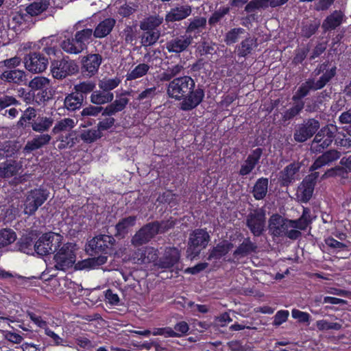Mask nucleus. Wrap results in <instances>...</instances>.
Instances as JSON below:
<instances>
[{
	"mask_svg": "<svg viewBox=\"0 0 351 351\" xmlns=\"http://www.w3.org/2000/svg\"><path fill=\"white\" fill-rule=\"evenodd\" d=\"M167 96L181 101L180 108L190 111L196 108L204 101L205 90L202 85H196L189 75L179 76L169 82L166 87Z\"/></svg>",
	"mask_w": 351,
	"mask_h": 351,
	"instance_id": "nucleus-1",
	"label": "nucleus"
},
{
	"mask_svg": "<svg viewBox=\"0 0 351 351\" xmlns=\"http://www.w3.org/2000/svg\"><path fill=\"white\" fill-rule=\"evenodd\" d=\"M114 243L115 239L111 235L99 234L95 236L86 245L87 254L93 257L78 262L75 265V268L81 270L105 264L107 262L108 255L112 254Z\"/></svg>",
	"mask_w": 351,
	"mask_h": 351,
	"instance_id": "nucleus-2",
	"label": "nucleus"
},
{
	"mask_svg": "<svg viewBox=\"0 0 351 351\" xmlns=\"http://www.w3.org/2000/svg\"><path fill=\"white\" fill-rule=\"evenodd\" d=\"M330 62L326 60L319 64L315 72L317 75L322 73L317 81L314 78H308L304 82H302L298 88V97H305L311 91H316L323 88L328 82H330L337 75V68L335 64L329 67Z\"/></svg>",
	"mask_w": 351,
	"mask_h": 351,
	"instance_id": "nucleus-3",
	"label": "nucleus"
},
{
	"mask_svg": "<svg viewBox=\"0 0 351 351\" xmlns=\"http://www.w3.org/2000/svg\"><path fill=\"white\" fill-rule=\"evenodd\" d=\"M58 52L56 46H46L40 51H30L24 56L25 67L32 73H42L47 69L51 56H56Z\"/></svg>",
	"mask_w": 351,
	"mask_h": 351,
	"instance_id": "nucleus-4",
	"label": "nucleus"
},
{
	"mask_svg": "<svg viewBox=\"0 0 351 351\" xmlns=\"http://www.w3.org/2000/svg\"><path fill=\"white\" fill-rule=\"evenodd\" d=\"M290 228H293L291 219L284 218L279 214L272 215L269 219V233L273 239L287 237L295 240L301 237L302 233L299 230H289Z\"/></svg>",
	"mask_w": 351,
	"mask_h": 351,
	"instance_id": "nucleus-5",
	"label": "nucleus"
},
{
	"mask_svg": "<svg viewBox=\"0 0 351 351\" xmlns=\"http://www.w3.org/2000/svg\"><path fill=\"white\" fill-rule=\"evenodd\" d=\"M90 43H91V31L83 29L77 31L73 36L63 40L60 47L67 53L79 54L86 49Z\"/></svg>",
	"mask_w": 351,
	"mask_h": 351,
	"instance_id": "nucleus-6",
	"label": "nucleus"
},
{
	"mask_svg": "<svg viewBox=\"0 0 351 351\" xmlns=\"http://www.w3.org/2000/svg\"><path fill=\"white\" fill-rule=\"evenodd\" d=\"M210 241V236L206 228L195 229L189 235L186 249L187 256L191 258L198 256L201 251L207 247Z\"/></svg>",
	"mask_w": 351,
	"mask_h": 351,
	"instance_id": "nucleus-7",
	"label": "nucleus"
},
{
	"mask_svg": "<svg viewBox=\"0 0 351 351\" xmlns=\"http://www.w3.org/2000/svg\"><path fill=\"white\" fill-rule=\"evenodd\" d=\"M63 237L53 232L43 234L36 242V253L45 256L54 254L62 245Z\"/></svg>",
	"mask_w": 351,
	"mask_h": 351,
	"instance_id": "nucleus-8",
	"label": "nucleus"
},
{
	"mask_svg": "<svg viewBox=\"0 0 351 351\" xmlns=\"http://www.w3.org/2000/svg\"><path fill=\"white\" fill-rule=\"evenodd\" d=\"M75 250L76 244L73 243L67 242L60 245L54 253L55 267L62 271L72 267L76 260Z\"/></svg>",
	"mask_w": 351,
	"mask_h": 351,
	"instance_id": "nucleus-9",
	"label": "nucleus"
},
{
	"mask_svg": "<svg viewBox=\"0 0 351 351\" xmlns=\"http://www.w3.org/2000/svg\"><path fill=\"white\" fill-rule=\"evenodd\" d=\"M49 191L43 185L28 191L24 202V213L29 216L34 215L49 198Z\"/></svg>",
	"mask_w": 351,
	"mask_h": 351,
	"instance_id": "nucleus-10",
	"label": "nucleus"
},
{
	"mask_svg": "<svg viewBox=\"0 0 351 351\" xmlns=\"http://www.w3.org/2000/svg\"><path fill=\"white\" fill-rule=\"evenodd\" d=\"M161 21L153 16L148 17L141 22L140 28L143 30L141 45L143 47H150L154 45L160 36L158 27Z\"/></svg>",
	"mask_w": 351,
	"mask_h": 351,
	"instance_id": "nucleus-11",
	"label": "nucleus"
},
{
	"mask_svg": "<svg viewBox=\"0 0 351 351\" xmlns=\"http://www.w3.org/2000/svg\"><path fill=\"white\" fill-rule=\"evenodd\" d=\"M79 71L77 64L69 57L61 59H51L50 71L53 78L62 80L77 73Z\"/></svg>",
	"mask_w": 351,
	"mask_h": 351,
	"instance_id": "nucleus-12",
	"label": "nucleus"
},
{
	"mask_svg": "<svg viewBox=\"0 0 351 351\" xmlns=\"http://www.w3.org/2000/svg\"><path fill=\"white\" fill-rule=\"evenodd\" d=\"M245 225L255 237H261L266 230V213L263 208L251 210L246 216Z\"/></svg>",
	"mask_w": 351,
	"mask_h": 351,
	"instance_id": "nucleus-13",
	"label": "nucleus"
},
{
	"mask_svg": "<svg viewBox=\"0 0 351 351\" xmlns=\"http://www.w3.org/2000/svg\"><path fill=\"white\" fill-rule=\"evenodd\" d=\"M320 128L319 120L315 118L304 119L301 123L296 125L293 138L297 143H304L318 132Z\"/></svg>",
	"mask_w": 351,
	"mask_h": 351,
	"instance_id": "nucleus-14",
	"label": "nucleus"
},
{
	"mask_svg": "<svg viewBox=\"0 0 351 351\" xmlns=\"http://www.w3.org/2000/svg\"><path fill=\"white\" fill-rule=\"evenodd\" d=\"M160 223L152 221L142 226L132 237L131 242L134 246H140L147 243L160 232Z\"/></svg>",
	"mask_w": 351,
	"mask_h": 351,
	"instance_id": "nucleus-15",
	"label": "nucleus"
},
{
	"mask_svg": "<svg viewBox=\"0 0 351 351\" xmlns=\"http://www.w3.org/2000/svg\"><path fill=\"white\" fill-rule=\"evenodd\" d=\"M336 131V128L332 125L323 127L318 131L313 142V145L316 143L315 150L321 152L330 145L335 137Z\"/></svg>",
	"mask_w": 351,
	"mask_h": 351,
	"instance_id": "nucleus-16",
	"label": "nucleus"
},
{
	"mask_svg": "<svg viewBox=\"0 0 351 351\" xmlns=\"http://www.w3.org/2000/svg\"><path fill=\"white\" fill-rule=\"evenodd\" d=\"M258 246L255 242L251 240L250 237L243 238L240 243L232 252V258L227 260L228 263H236L241 258L247 257L257 252Z\"/></svg>",
	"mask_w": 351,
	"mask_h": 351,
	"instance_id": "nucleus-17",
	"label": "nucleus"
},
{
	"mask_svg": "<svg viewBox=\"0 0 351 351\" xmlns=\"http://www.w3.org/2000/svg\"><path fill=\"white\" fill-rule=\"evenodd\" d=\"M102 57L99 53H90L84 56L82 60V73L84 75L92 77L95 75L101 64Z\"/></svg>",
	"mask_w": 351,
	"mask_h": 351,
	"instance_id": "nucleus-18",
	"label": "nucleus"
},
{
	"mask_svg": "<svg viewBox=\"0 0 351 351\" xmlns=\"http://www.w3.org/2000/svg\"><path fill=\"white\" fill-rule=\"evenodd\" d=\"M257 46V39L247 34V36L236 45L234 51L239 59H246L254 53Z\"/></svg>",
	"mask_w": 351,
	"mask_h": 351,
	"instance_id": "nucleus-19",
	"label": "nucleus"
},
{
	"mask_svg": "<svg viewBox=\"0 0 351 351\" xmlns=\"http://www.w3.org/2000/svg\"><path fill=\"white\" fill-rule=\"evenodd\" d=\"M193 42V37L186 34L172 38L166 43V49L169 53H180L186 51Z\"/></svg>",
	"mask_w": 351,
	"mask_h": 351,
	"instance_id": "nucleus-20",
	"label": "nucleus"
},
{
	"mask_svg": "<svg viewBox=\"0 0 351 351\" xmlns=\"http://www.w3.org/2000/svg\"><path fill=\"white\" fill-rule=\"evenodd\" d=\"M263 152V149L261 147L253 149L247 156L244 162L241 165L239 171V176L244 177L249 175L258 164Z\"/></svg>",
	"mask_w": 351,
	"mask_h": 351,
	"instance_id": "nucleus-21",
	"label": "nucleus"
},
{
	"mask_svg": "<svg viewBox=\"0 0 351 351\" xmlns=\"http://www.w3.org/2000/svg\"><path fill=\"white\" fill-rule=\"evenodd\" d=\"M180 258V251L175 247H167L159 259L157 265L161 269H170L177 264Z\"/></svg>",
	"mask_w": 351,
	"mask_h": 351,
	"instance_id": "nucleus-22",
	"label": "nucleus"
},
{
	"mask_svg": "<svg viewBox=\"0 0 351 351\" xmlns=\"http://www.w3.org/2000/svg\"><path fill=\"white\" fill-rule=\"evenodd\" d=\"M126 95H129V93H122L114 101L110 102V104L104 108L102 116L111 117L123 110L129 103Z\"/></svg>",
	"mask_w": 351,
	"mask_h": 351,
	"instance_id": "nucleus-23",
	"label": "nucleus"
},
{
	"mask_svg": "<svg viewBox=\"0 0 351 351\" xmlns=\"http://www.w3.org/2000/svg\"><path fill=\"white\" fill-rule=\"evenodd\" d=\"M233 247L234 245L231 241L223 239L209 250L207 259L208 261L220 260L226 256Z\"/></svg>",
	"mask_w": 351,
	"mask_h": 351,
	"instance_id": "nucleus-24",
	"label": "nucleus"
},
{
	"mask_svg": "<svg viewBox=\"0 0 351 351\" xmlns=\"http://www.w3.org/2000/svg\"><path fill=\"white\" fill-rule=\"evenodd\" d=\"M115 20L112 18H107L101 21L95 28L93 31L90 28H84V29H89L91 31V43L93 41V38H102L108 36L112 30L114 25Z\"/></svg>",
	"mask_w": 351,
	"mask_h": 351,
	"instance_id": "nucleus-25",
	"label": "nucleus"
},
{
	"mask_svg": "<svg viewBox=\"0 0 351 351\" xmlns=\"http://www.w3.org/2000/svg\"><path fill=\"white\" fill-rule=\"evenodd\" d=\"M303 98L304 97L299 98L298 89L292 97V101H293V106L286 110L282 114V119L284 122L292 120L300 114L304 108V102L302 101Z\"/></svg>",
	"mask_w": 351,
	"mask_h": 351,
	"instance_id": "nucleus-26",
	"label": "nucleus"
},
{
	"mask_svg": "<svg viewBox=\"0 0 351 351\" xmlns=\"http://www.w3.org/2000/svg\"><path fill=\"white\" fill-rule=\"evenodd\" d=\"M192 12L191 6L189 5H181L171 8L165 16L167 22L179 21L186 19Z\"/></svg>",
	"mask_w": 351,
	"mask_h": 351,
	"instance_id": "nucleus-27",
	"label": "nucleus"
},
{
	"mask_svg": "<svg viewBox=\"0 0 351 351\" xmlns=\"http://www.w3.org/2000/svg\"><path fill=\"white\" fill-rule=\"evenodd\" d=\"M36 235L32 233L23 234L18 240L16 247L23 253L34 254L36 252Z\"/></svg>",
	"mask_w": 351,
	"mask_h": 351,
	"instance_id": "nucleus-28",
	"label": "nucleus"
},
{
	"mask_svg": "<svg viewBox=\"0 0 351 351\" xmlns=\"http://www.w3.org/2000/svg\"><path fill=\"white\" fill-rule=\"evenodd\" d=\"M300 167L292 162L285 167L279 173L278 181L281 186H289L294 180L295 175L299 171Z\"/></svg>",
	"mask_w": 351,
	"mask_h": 351,
	"instance_id": "nucleus-29",
	"label": "nucleus"
},
{
	"mask_svg": "<svg viewBox=\"0 0 351 351\" xmlns=\"http://www.w3.org/2000/svg\"><path fill=\"white\" fill-rule=\"evenodd\" d=\"M0 78L9 83L23 84L26 82V75L24 71L19 69L3 70L0 74Z\"/></svg>",
	"mask_w": 351,
	"mask_h": 351,
	"instance_id": "nucleus-30",
	"label": "nucleus"
},
{
	"mask_svg": "<svg viewBox=\"0 0 351 351\" xmlns=\"http://www.w3.org/2000/svg\"><path fill=\"white\" fill-rule=\"evenodd\" d=\"M340 158V153L335 149H330L319 156L311 167V170L315 171Z\"/></svg>",
	"mask_w": 351,
	"mask_h": 351,
	"instance_id": "nucleus-31",
	"label": "nucleus"
},
{
	"mask_svg": "<svg viewBox=\"0 0 351 351\" xmlns=\"http://www.w3.org/2000/svg\"><path fill=\"white\" fill-rule=\"evenodd\" d=\"M136 216H128L122 218L115 226L114 237L117 238H124L128 233L129 228L136 224Z\"/></svg>",
	"mask_w": 351,
	"mask_h": 351,
	"instance_id": "nucleus-32",
	"label": "nucleus"
},
{
	"mask_svg": "<svg viewBox=\"0 0 351 351\" xmlns=\"http://www.w3.org/2000/svg\"><path fill=\"white\" fill-rule=\"evenodd\" d=\"M320 27V21L317 19L303 21L300 27L301 37L308 39L317 32Z\"/></svg>",
	"mask_w": 351,
	"mask_h": 351,
	"instance_id": "nucleus-33",
	"label": "nucleus"
},
{
	"mask_svg": "<svg viewBox=\"0 0 351 351\" xmlns=\"http://www.w3.org/2000/svg\"><path fill=\"white\" fill-rule=\"evenodd\" d=\"M51 136L48 134L36 135L32 140L28 141L25 146L24 150L27 152H32L37 150L49 143Z\"/></svg>",
	"mask_w": 351,
	"mask_h": 351,
	"instance_id": "nucleus-34",
	"label": "nucleus"
},
{
	"mask_svg": "<svg viewBox=\"0 0 351 351\" xmlns=\"http://www.w3.org/2000/svg\"><path fill=\"white\" fill-rule=\"evenodd\" d=\"M19 169L20 167L16 160H6L0 164V178H12L18 173Z\"/></svg>",
	"mask_w": 351,
	"mask_h": 351,
	"instance_id": "nucleus-35",
	"label": "nucleus"
},
{
	"mask_svg": "<svg viewBox=\"0 0 351 351\" xmlns=\"http://www.w3.org/2000/svg\"><path fill=\"white\" fill-rule=\"evenodd\" d=\"M83 101L84 97L73 91L66 95L64 99V106L68 111H75L80 109Z\"/></svg>",
	"mask_w": 351,
	"mask_h": 351,
	"instance_id": "nucleus-36",
	"label": "nucleus"
},
{
	"mask_svg": "<svg viewBox=\"0 0 351 351\" xmlns=\"http://www.w3.org/2000/svg\"><path fill=\"white\" fill-rule=\"evenodd\" d=\"M343 17V14L341 11L335 10L325 19L322 28L324 31L335 29L342 23Z\"/></svg>",
	"mask_w": 351,
	"mask_h": 351,
	"instance_id": "nucleus-37",
	"label": "nucleus"
},
{
	"mask_svg": "<svg viewBox=\"0 0 351 351\" xmlns=\"http://www.w3.org/2000/svg\"><path fill=\"white\" fill-rule=\"evenodd\" d=\"M269 181L267 178H260L255 182L252 193L256 200L263 199L268 191Z\"/></svg>",
	"mask_w": 351,
	"mask_h": 351,
	"instance_id": "nucleus-38",
	"label": "nucleus"
},
{
	"mask_svg": "<svg viewBox=\"0 0 351 351\" xmlns=\"http://www.w3.org/2000/svg\"><path fill=\"white\" fill-rule=\"evenodd\" d=\"M53 119L51 117L38 114L32 123L31 128L34 132L43 133L49 130L53 125Z\"/></svg>",
	"mask_w": 351,
	"mask_h": 351,
	"instance_id": "nucleus-39",
	"label": "nucleus"
},
{
	"mask_svg": "<svg viewBox=\"0 0 351 351\" xmlns=\"http://www.w3.org/2000/svg\"><path fill=\"white\" fill-rule=\"evenodd\" d=\"M247 34L246 30L242 27H233L225 34L223 41L226 45L231 46L238 43L241 38L244 37V35L247 36Z\"/></svg>",
	"mask_w": 351,
	"mask_h": 351,
	"instance_id": "nucleus-40",
	"label": "nucleus"
},
{
	"mask_svg": "<svg viewBox=\"0 0 351 351\" xmlns=\"http://www.w3.org/2000/svg\"><path fill=\"white\" fill-rule=\"evenodd\" d=\"M114 94L112 92H105L102 90H94L90 97V102L98 106L112 101Z\"/></svg>",
	"mask_w": 351,
	"mask_h": 351,
	"instance_id": "nucleus-41",
	"label": "nucleus"
},
{
	"mask_svg": "<svg viewBox=\"0 0 351 351\" xmlns=\"http://www.w3.org/2000/svg\"><path fill=\"white\" fill-rule=\"evenodd\" d=\"M22 112L17 125L23 128H31L37 117L36 110L33 107H28Z\"/></svg>",
	"mask_w": 351,
	"mask_h": 351,
	"instance_id": "nucleus-42",
	"label": "nucleus"
},
{
	"mask_svg": "<svg viewBox=\"0 0 351 351\" xmlns=\"http://www.w3.org/2000/svg\"><path fill=\"white\" fill-rule=\"evenodd\" d=\"M156 94V88L155 86L147 88L138 95L136 100L138 101L144 108H150L152 101Z\"/></svg>",
	"mask_w": 351,
	"mask_h": 351,
	"instance_id": "nucleus-43",
	"label": "nucleus"
},
{
	"mask_svg": "<svg viewBox=\"0 0 351 351\" xmlns=\"http://www.w3.org/2000/svg\"><path fill=\"white\" fill-rule=\"evenodd\" d=\"M315 186L313 185L311 181L306 182L303 180L301 185L298 187V197L303 203H307L312 197Z\"/></svg>",
	"mask_w": 351,
	"mask_h": 351,
	"instance_id": "nucleus-44",
	"label": "nucleus"
},
{
	"mask_svg": "<svg viewBox=\"0 0 351 351\" xmlns=\"http://www.w3.org/2000/svg\"><path fill=\"white\" fill-rule=\"evenodd\" d=\"M294 228L301 230H305L312 222L311 210L308 208H304L301 217L295 220L291 219Z\"/></svg>",
	"mask_w": 351,
	"mask_h": 351,
	"instance_id": "nucleus-45",
	"label": "nucleus"
},
{
	"mask_svg": "<svg viewBox=\"0 0 351 351\" xmlns=\"http://www.w3.org/2000/svg\"><path fill=\"white\" fill-rule=\"evenodd\" d=\"M150 66L146 63L136 65L132 70L126 74V80L132 81L145 76L149 71Z\"/></svg>",
	"mask_w": 351,
	"mask_h": 351,
	"instance_id": "nucleus-46",
	"label": "nucleus"
},
{
	"mask_svg": "<svg viewBox=\"0 0 351 351\" xmlns=\"http://www.w3.org/2000/svg\"><path fill=\"white\" fill-rule=\"evenodd\" d=\"M189 25L186 29V34H191L193 32H199L206 25V18L204 16H195L191 19Z\"/></svg>",
	"mask_w": 351,
	"mask_h": 351,
	"instance_id": "nucleus-47",
	"label": "nucleus"
},
{
	"mask_svg": "<svg viewBox=\"0 0 351 351\" xmlns=\"http://www.w3.org/2000/svg\"><path fill=\"white\" fill-rule=\"evenodd\" d=\"M183 66L179 64L168 66L161 74V80L169 82L173 79L178 77L177 76L183 71Z\"/></svg>",
	"mask_w": 351,
	"mask_h": 351,
	"instance_id": "nucleus-48",
	"label": "nucleus"
},
{
	"mask_svg": "<svg viewBox=\"0 0 351 351\" xmlns=\"http://www.w3.org/2000/svg\"><path fill=\"white\" fill-rule=\"evenodd\" d=\"M16 239V233L9 228L0 230V249L13 243Z\"/></svg>",
	"mask_w": 351,
	"mask_h": 351,
	"instance_id": "nucleus-49",
	"label": "nucleus"
},
{
	"mask_svg": "<svg viewBox=\"0 0 351 351\" xmlns=\"http://www.w3.org/2000/svg\"><path fill=\"white\" fill-rule=\"evenodd\" d=\"M102 133L98 129H88L82 130L80 133V138L86 143H92L101 138Z\"/></svg>",
	"mask_w": 351,
	"mask_h": 351,
	"instance_id": "nucleus-50",
	"label": "nucleus"
},
{
	"mask_svg": "<svg viewBox=\"0 0 351 351\" xmlns=\"http://www.w3.org/2000/svg\"><path fill=\"white\" fill-rule=\"evenodd\" d=\"M95 88V84L93 82H82L75 84L73 87V90L78 93V95H82L85 99L87 94L93 93Z\"/></svg>",
	"mask_w": 351,
	"mask_h": 351,
	"instance_id": "nucleus-51",
	"label": "nucleus"
},
{
	"mask_svg": "<svg viewBox=\"0 0 351 351\" xmlns=\"http://www.w3.org/2000/svg\"><path fill=\"white\" fill-rule=\"evenodd\" d=\"M49 80L45 77L36 76L29 82V86L31 91H36L44 89H48Z\"/></svg>",
	"mask_w": 351,
	"mask_h": 351,
	"instance_id": "nucleus-52",
	"label": "nucleus"
},
{
	"mask_svg": "<svg viewBox=\"0 0 351 351\" xmlns=\"http://www.w3.org/2000/svg\"><path fill=\"white\" fill-rule=\"evenodd\" d=\"M230 12V8L228 6L220 7L218 10H215L208 19V24L210 26H215L221 19Z\"/></svg>",
	"mask_w": 351,
	"mask_h": 351,
	"instance_id": "nucleus-53",
	"label": "nucleus"
},
{
	"mask_svg": "<svg viewBox=\"0 0 351 351\" xmlns=\"http://www.w3.org/2000/svg\"><path fill=\"white\" fill-rule=\"evenodd\" d=\"M120 83L121 80L119 77L103 78L99 80L98 85L101 90L105 92H111V90L117 88Z\"/></svg>",
	"mask_w": 351,
	"mask_h": 351,
	"instance_id": "nucleus-54",
	"label": "nucleus"
},
{
	"mask_svg": "<svg viewBox=\"0 0 351 351\" xmlns=\"http://www.w3.org/2000/svg\"><path fill=\"white\" fill-rule=\"evenodd\" d=\"M75 127V122L72 119L65 118L58 121L52 129L53 134H58L62 131H66L68 129H71Z\"/></svg>",
	"mask_w": 351,
	"mask_h": 351,
	"instance_id": "nucleus-55",
	"label": "nucleus"
},
{
	"mask_svg": "<svg viewBox=\"0 0 351 351\" xmlns=\"http://www.w3.org/2000/svg\"><path fill=\"white\" fill-rule=\"evenodd\" d=\"M121 36L126 43H132L136 38V25H126L125 29L121 32Z\"/></svg>",
	"mask_w": 351,
	"mask_h": 351,
	"instance_id": "nucleus-56",
	"label": "nucleus"
},
{
	"mask_svg": "<svg viewBox=\"0 0 351 351\" xmlns=\"http://www.w3.org/2000/svg\"><path fill=\"white\" fill-rule=\"evenodd\" d=\"M21 60L18 56L4 60L0 62V72L3 70H13L20 65Z\"/></svg>",
	"mask_w": 351,
	"mask_h": 351,
	"instance_id": "nucleus-57",
	"label": "nucleus"
},
{
	"mask_svg": "<svg viewBox=\"0 0 351 351\" xmlns=\"http://www.w3.org/2000/svg\"><path fill=\"white\" fill-rule=\"evenodd\" d=\"M25 21V16L23 14L16 12L13 13L10 16L8 19V26L9 29H14V31L17 30V28L22 25Z\"/></svg>",
	"mask_w": 351,
	"mask_h": 351,
	"instance_id": "nucleus-58",
	"label": "nucleus"
},
{
	"mask_svg": "<svg viewBox=\"0 0 351 351\" xmlns=\"http://www.w3.org/2000/svg\"><path fill=\"white\" fill-rule=\"evenodd\" d=\"M104 109V108L102 106L89 104L82 109V110L80 112V115L82 117H97L101 112H103Z\"/></svg>",
	"mask_w": 351,
	"mask_h": 351,
	"instance_id": "nucleus-59",
	"label": "nucleus"
},
{
	"mask_svg": "<svg viewBox=\"0 0 351 351\" xmlns=\"http://www.w3.org/2000/svg\"><path fill=\"white\" fill-rule=\"evenodd\" d=\"M47 90L48 89H44L33 91L32 95L30 93H29V95L32 96L33 101H35L37 104L41 105L47 101L50 98Z\"/></svg>",
	"mask_w": 351,
	"mask_h": 351,
	"instance_id": "nucleus-60",
	"label": "nucleus"
},
{
	"mask_svg": "<svg viewBox=\"0 0 351 351\" xmlns=\"http://www.w3.org/2000/svg\"><path fill=\"white\" fill-rule=\"evenodd\" d=\"M316 326L319 330H338L341 328V325L340 324L337 322H330L326 319L317 321Z\"/></svg>",
	"mask_w": 351,
	"mask_h": 351,
	"instance_id": "nucleus-61",
	"label": "nucleus"
},
{
	"mask_svg": "<svg viewBox=\"0 0 351 351\" xmlns=\"http://www.w3.org/2000/svg\"><path fill=\"white\" fill-rule=\"evenodd\" d=\"M173 329L176 331V337H182L189 334V325L185 321H180L174 325Z\"/></svg>",
	"mask_w": 351,
	"mask_h": 351,
	"instance_id": "nucleus-62",
	"label": "nucleus"
},
{
	"mask_svg": "<svg viewBox=\"0 0 351 351\" xmlns=\"http://www.w3.org/2000/svg\"><path fill=\"white\" fill-rule=\"evenodd\" d=\"M60 143L58 145L59 149H65L67 147H72L75 144V138L72 133H68L65 135H62L60 138Z\"/></svg>",
	"mask_w": 351,
	"mask_h": 351,
	"instance_id": "nucleus-63",
	"label": "nucleus"
},
{
	"mask_svg": "<svg viewBox=\"0 0 351 351\" xmlns=\"http://www.w3.org/2000/svg\"><path fill=\"white\" fill-rule=\"evenodd\" d=\"M26 314L27 316L30 319V320L38 327L44 329L47 327V322L45 320H44L41 316L29 311H27Z\"/></svg>",
	"mask_w": 351,
	"mask_h": 351,
	"instance_id": "nucleus-64",
	"label": "nucleus"
}]
</instances>
